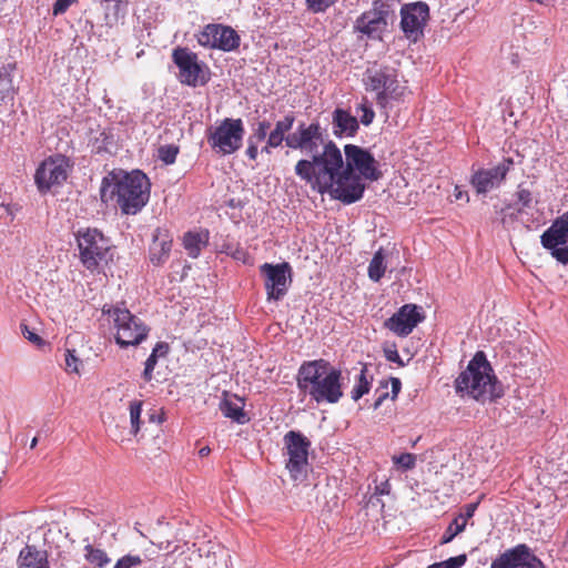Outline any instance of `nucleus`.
Listing matches in <instances>:
<instances>
[{"label": "nucleus", "instance_id": "4468645a", "mask_svg": "<svg viewBox=\"0 0 568 568\" xmlns=\"http://www.w3.org/2000/svg\"><path fill=\"white\" fill-rule=\"evenodd\" d=\"M69 160L63 155L45 159L37 169L34 181L40 192H47L54 185L62 184L69 172Z\"/></svg>", "mask_w": 568, "mask_h": 568}, {"label": "nucleus", "instance_id": "6ab92c4d", "mask_svg": "<svg viewBox=\"0 0 568 568\" xmlns=\"http://www.w3.org/2000/svg\"><path fill=\"white\" fill-rule=\"evenodd\" d=\"M568 241V212L558 216L540 236L541 245L554 252Z\"/></svg>", "mask_w": 568, "mask_h": 568}, {"label": "nucleus", "instance_id": "a878e982", "mask_svg": "<svg viewBox=\"0 0 568 568\" xmlns=\"http://www.w3.org/2000/svg\"><path fill=\"white\" fill-rule=\"evenodd\" d=\"M294 121L293 114H286L283 119L278 120L267 136L268 145L280 146L283 142L286 143L287 133L292 130Z\"/></svg>", "mask_w": 568, "mask_h": 568}, {"label": "nucleus", "instance_id": "f3484780", "mask_svg": "<svg viewBox=\"0 0 568 568\" xmlns=\"http://www.w3.org/2000/svg\"><path fill=\"white\" fill-rule=\"evenodd\" d=\"M513 164V160L508 158L494 168L478 170L473 174L470 183L477 193L486 194L503 183Z\"/></svg>", "mask_w": 568, "mask_h": 568}, {"label": "nucleus", "instance_id": "20e7f679", "mask_svg": "<svg viewBox=\"0 0 568 568\" xmlns=\"http://www.w3.org/2000/svg\"><path fill=\"white\" fill-rule=\"evenodd\" d=\"M341 379V369L324 359H315L301 365L297 386L317 404H336L343 397Z\"/></svg>", "mask_w": 568, "mask_h": 568}, {"label": "nucleus", "instance_id": "5fc2aeb1", "mask_svg": "<svg viewBox=\"0 0 568 568\" xmlns=\"http://www.w3.org/2000/svg\"><path fill=\"white\" fill-rule=\"evenodd\" d=\"M388 396L387 393H383L382 395L378 396V398L375 400L374 403V409H377L382 403L384 402V399Z\"/></svg>", "mask_w": 568, "mask_h": 568}, {"label": "nucleus", "instance_id": "79ce46f5", "mask_svg": "<svg viewBox=\"0 0 568 568\" xmlns=\"http://www.w3.org/2000/svg\"><path fill=\"white\" fill-rule=\"evenodd\" d=\"M74 351L67 349L64 354L65 371L69 373H79L81 361L75 356Z\"/></svg>", "mask_w": 568, "mask_h": 568}, {"label": "nucleus", "instance_id": "4be33fe9", "mask_svg": "<svg viewBox=\"0 0 568 568\" xmlns=\"http://www.w3.org/2000/svg\"><path fill=\"white\" fill-rule=\"evenodd\" d=\"M333 133L337 138L354 136L358 131V120L344 109H335L332 114Z\"/></svg>", "mask_w": 568, "mask_h": 568}, {"label": "nucleus", "instance_id": "3c124183", "mask_svg": "<svg viewBox=\"0 0 568 568\" xmlns=\"http://www.w3.org/2000/svg\"><path fill=\"white\" fill-rule=\"evenodd\" d=\"M389 493H390V484L387 479L379 483L375 487V495L383 496V495H388Z\"/></svg>", "mask_w": 568, "mask_h": 568}, {"label": "nucleus", "instance_id": "412c9836", "mask_svg": "<svg viewBox=\"0 0 568 568\" xmlns=\"http://www.w3.org/2000/svg\"><path fill=\"white\" fill-rule=\"evenodd\" d=\"M388 22L378 18L375 12H363L355 22V29L372 39H379Z\"/></svg>", "mask_w": 568, "mask_h": 568}, {"label": "nucleus", "instance_id": "9d476101", "mask_svg": "<svg viewBox=\"0 0 568 568\" xmlns=\"http://www.w3.org/2000/svg\"><path fill=\"white\" fill-rule=\"evenodd\" d=\"M172 60L179 69L178 79L182 84L195 88L204 85L210 80L206 65L190 49L175 48L172 52Z\"/></svg>", "mask_w": 568, "mask_h": 568}, {"label": "nucleus", "instance_id": "37998d69", "mask_svg": "<svg viewBox=\"0 0 568 568\" xmlns=\"http://www.w3.org/2000/svg\"><path fill=\"white\" fill-rule=\"evenodd\" d=\"M384 356L388 362L396 363L399 366H405L402 357L398 354V351L395 345L388 346L384 348Z\"/></svg>", "mask_w": 568, "mask_h": 568}, {"label": "nucleus", "instance_id": "473e14b6", "mask_svg": "<svg viewBox=\"0 0 568 568\" xmlns=\"http://www.w3.org/2000/svg\"><path fill=\"white\" fill-rule=\"evenodd\" d=\"M466 528L465 521L462 518H454V520L448 525L445 532L440 538V544L450 542L458 534L464 531Z\"/></svg>", "mask_w": 568, "mask_h": 568}, {"label": "nucleus", "instance_id": "6e6552de", "mask_svg": "<svg viewBox=\"0 0 568 568\" xmlns=\"http://www.w3.org/2000/svg\"><path fill=\"white\" fill-rule=\"evenodd\" d=\"M79 257L90 272H97L108 262L111 241L98 229H80L75 234Z\"/></svg>", "mask_w": 568, "mask_h": 568}, {"label": "nucleus", "instance_id": "a19ab883", "mask_svg": "<svg viewBox=\"0 0 568 568\" xmlns=\"http://www.w3.org/2000/svg\"><path fill=\"white\" fill-rule=\"evenodd\" d=\"M335 0H305L306 7L314 13L325 12Z\"/></svg>", "mask_w": 568, "mask_h": 568}, {"label": "nucleus", "instance_id": "c85d7f7f", "mask_svg": "<svg viewBox=\"0 0 568 568\" xmlns=\"http://www.w3.org/2000/svg\"><path fill=\"white\" fill-rule=\"evenodd\" d=\"M14 65L7 64L0 67V100L6 99L7 97L13 94V73Z\"/></svg>", "mask_w": 568, "mask_h": 568}, {"label": "nucleus", "instance_id": "58836bf2", "mask_svg": "<svg viewBox=\"0 0 568 568\" xmlns=\"http://www.w3.org/2000/svg\"><path fill=\"white\" fill-rule=\"evenodd\" d=\"M393 463L399 466L403 470H409L415 467L416 457L410 453H403L400 455L393 456Z\"/></svg>", "mask_w": 568, "mask_h": 568}, {"label": "nucleus", "instance_id": "603ef678", "mask_svg": "<svg viewBox=\"0 0 568 568\" xmlns=\"http://www.w3.org/2000/svg\"><path fill=\"white\" fill-rule=\"evenodd\" d=\"M400 390V381L398 378H392V393L393 397H396Z\"/></svg>", "mask_w": 568, "mask_h": 568}, {"label": "nucleus", "instance_id": "393cba45", "mask_svg": "<svg viewBox=\"0 0 568 568\" xmlns=\"http://www.w3.org/2000/svg\"><path fill=\"white\" fill-rule=\"evenodd\" d=\"M209 241V232L200 231V232H187L183 236V246L186 251L187 255L192 258H196L202 248L206 245Z\"/></svg>", "mask_w": 568, "mask_h": 568}, {"label": "nucleus", "instance_id": "2f4dec72", "mask_svg": "<svg viewBox=\"0 0 568 568\" xmlns=\"http://www.w3.org/2000/svg\"><path fill=\"white\" fill-rule=\"evenodd\" d=\"M398 3L399 0H375L369 11L388 22V18L394 14Z\"/></svg>", "mask_w": 568, "mask_h": 568}, {"label": "nucleus", "instance_id": "9b49d317", "mask_svg": "<svg viewBox=\"0 0 568 568\" xmlns=\"http://www.w3.org/2000/svg\"><path fill=\"white\" fill-rule=\"evenodd\" d=\"M283 442L288 456L286 469L293 480H303L306 475L311 442L302 433L295 430L287 432Z\"/></svg>", "mask_w": 568, "mask_h": 568}, {"label": "nucleus", "instance_id": "a211bd4d", "mask_svg": "<svg viewBox=\"0 0 568 568\" xmlns=\"http://www.w3.org/2000/svg\"><path fill=\"white\" fill-rule=\"evenodd\" d=\"M424 320L420 308L414 304L403 305L385 322V327L397 336L405 337Z\"/></svg>", "mask_w": 568, "mask_h": 568}, {"label": "nucleus", "instance_id": "052dcab7", "mask_svg": "<svg viewBox=\"0 0 568 568\" xmlns=\"http://www.w3.org/2000/svg\"><path fill=\"white\" fill-rule=\"evenodd\" d=\"M539 3H545L546 0H536Z\"/></svg>", "mask_w": 568, "mask_h": 568}, {"label": "nucleus", "instance_id": "ddd939ff", "mask_svg": "<svg viewBox=\"0 0 568 568\" xmlns=\"http://www.w3.org/2000/svg\"><path fill=\"white\" fill-rule=\"evenodd\" d=\"M400 30L410 42H417L424 36L429 19V7L426 2L405 3L400 8Z\"/></svg>", "mask_w": 568, "mask_h": 568}, {"label": "nucleus", "instance_id": "c756f323", "mask_svg": "<svg viewBox=\"0 0 568 568\" xmlns=\"http://www.w3.org/2000/svg\"><path fill=\"white\" fill-rule=\"evenodd\" d=\"M386 271V264H385V255L383 252V248H379L377 252H375L373 258L369 262L368 265V277L373 282H378L384 273Z\"/></svg>", "mask_w": 568, "mask_h": 568}, {"label": "nucleus", "instance_id": "e433bc0d", "mask_svg": "<svg viewBox=\"0 0 568 568\" xmlns=\"http://www.w3.org/2000/svg\"><path fill=\"white\" fill-rule=\"evenodd\" d=\"M467 561V556L465 554L450 557L446 560L435 562L427 568H462Z\"/></svg>", "mask_w": 568, "mask_h": 568}, {"label": "nucleus", "instance_id": "aec40b11", "mask_svg": "<svg viewBox=\"0 0 568 568\" xmlns=\"http://www.w3.org/2000/svg\"><path fill=\"white\" fill-rule=\"evenodd\" d=\"M172 236L161 229H156L153 234V242L150 246V261L153 265L164 264L171 253Z\"/></svg>", "mask_w": 568, "mask_h": 568}, {"label": "nucleus", "instance_id": "09e8293b", "mask_svg": "<svg viewBox=\"0 0 568 568\" xmlns=\"http://www.w3.org/2000/svg\"><path fill=\"white\" fill-rule=\"evenodd\" d=\"M551 255L560 263L568 265V244L565 247L555 250Z\"/></svg>", "mask_w": 568, "mask_h": 568}, {"label": "nucleus", "instance_id": "bf43d9fd", "mask_svg": "<svg viewBox=\"0 0 568 568\" xmlns=\"http://www.w3.org/2000/svg\"><path fill=\"white\" fill-rule=\"evenodd\" d=\"M564 545L567 546L568 545V531H567V536H566V540L564 541Z\"/></svg>", "mask_w": 568, "mask_h": 568}, {"label": "nucleus", "instance_id": "dca6fc26", "mask_svg": "<svg viewBox=\"0 0 568 568\" xmlns=\"http://www.w3.org/2000/svg\"><path fill=\"white\" fill-rule=\"evenodd\" d=\"M490 568H546L525 544H519L496 557Z\"/></svg>", "mask_w": 568, "mask_h": 568}, {"label": "nucleus", "instance_id": "c9c22d12", "mask_svg": "<svg viewBox=\"0 0 568 568\" xmlns=\"http://www.w3.org/2000/svg\"><path fill=\"white\" fill-rule=\"evenodd\" d=\"M356 113L359 115L361 123L366 126L374 121L375 112L367 99H363L362 103L358 104Z\"/></svg>", "mask_w": 568, "mask_h": 568}, {"label": "nucleus", "instance_id": "864d4df0", "mask_svg": "<svg viewBox=\"0 0 568 568\" xmlns=\"http://www.w3.org/2000/svg\"><path fill=\"white\" fill-rule=\"evenodd\" d=\"M246 255H247V254H246V252H245V251H243V250H236V251L234 252V254H233V257H234L235 260H239V261H243V262H245V261H246Z\"/></svg>", "mask_w": 568, "mask_h": 568}, {"label": "nucleus", "instance_id": "72a5a7b5", "mask_svg": "<svg viewBox=\"0 0 568 568\" xmlns=\"http://www.w3.org/2000/svg\"><path fill=\"white\" fill-rule=\"evenodd\" d=\"M130 423H131V433L136 435L141 427V413H142V402L134 400L130 404Z\"/></svg>", "mask_w": 568, "mask_h": 568}, {"label": "nucleus", "instance_id": "bb28decb", "mask_svg": "<svg viewBox=\"0 0 568 568\" xmlns=\"http://www.w3.org/2000/svg\"><path fill=\"white\" fill-rule=\"evenodd\" d=\"M83 557L92 568H105L111 562V558L102 548H98L88 542L83 547Z\"/></svg>", "mask_w": 568, "mask_h": 568}, {"label": "nucleus", "instance_id": "f8f14e48", "mask_svg": "<svg viewBox=\"0 0 568 568\" xmlns=\"http://www.w3.org/2000/svg\"><path fill=\"white\" fill-rule=\"evenodd\" d=\"M264 276V287L267 301H281L292 283V267L287 262L272 264L264 263L260 266Z\"/></svg>", "mask_w": 568, "mask_h": 568}, {"label": "nucleus", "instance_id": "2eb2a0df", "mask_svg": "<svg viewBox=\"0 0 568 568\" xmlns=\"http://www.w3.org/2000/svg\"><path fill=\"white\" fill-rule=\"evenodd\" d=\"M200 45L222 51H233L240 45V36L231 27L207 24L197 34Z\"/></svg>", "mask_w": 568, "mask_h": 568}, {"label": "nucleus", "instance_id": "f03ea898", "mask_svg": "<svg viewBox=\"0 0 568 568\" xmlns=\"http://www.w3.org/2000/svg\"><path fill=\"white\" fill-rule=\"evenodd\" d=\"M345 162L336 170L331 185L321 187L320 194H328L332 199L344 204H352L363 197L365 184L362 179L377 181L381 172L377 161L369 151L355 145L344 146Z\"/></svg>", "mask_w": 568, "mask_h": 568}, {"label": "nucleus", "instance_id": "8fccbe9b", "mask_svg": "<svg viewBox=\"0 0 568 568\" xmlns=\"http://www.w3.org/2000/svg\"><path fill=\"white\" fill-rule=\"evenodd\" d=\"M258 143L260 142H256L253 139H250V138L247 139V149H246L245 153L250 160H256L257 154H258V149H257Z\"/></svg>", "mask_w": 568, "mask_h": 568}, {"label": "nucleus", "instance_id": "39448f33", "mask_svg": "<svg viewBox=\"0 0 568 568\" xmlns=\"http://www.w3.org/2000/svg\"><path fill=\"white\" fill-rule=\"evenodd\" d=\"M455 388L457 393L466 394L481 403L503 396V388L484 352L475 354L467 368L456 378Z\"/></svg>", "mask_w": 568, "mask_h": 568}, {"label": "nucleus", "instance_id": "6e6d98bb", "mask_svg": "<svg viewBox=\"0 0 568 568\" xmlns=\"http://www.w3.org/2000/svg\"><path fill=\"white\" fill-rule=\"evenodd\" d=\"M276 146H270L268 145V138L266 139V144L262 148V153L270 154L272 149H275Z\"/></svg>", "mask_w": 568, "mask_h": 568}, {"label": "nucleus", "instance_id": "13d9d810", "mask_svg": "<svg viewBox=\"0 0 568 568\" xmlns=\"http://www.w3.org/2000/svg\"><path fill=\"white\" fill-rule=\"evenodd\" d=\"M37 443H38V439H37V437H34V438L31 440L30 448H34V447L37 446Z\"/></svg>", "mask_w": 568, "mask_h": 568}, {"label": "nucleus", "instance_id": "a18cd8bd", "mask_svg": "<svg viewBox=\"0 0 568 568\" xmlns=\"http://www.w3.org/2000/svg\"><path fill=\"white\" fill-rule=\"evenodd\" d=\"M77 0H55L52 8L53 16L64 13Z\"/></svg>", "mask_w": 568, "mask_h": 568}, {"label": "nucleus", "instance_id": "49530a36", "mask_svg": "<svg viewBox=\"0 0 568 568\" xmlns=\"http://www.w3.org/2000/svg\"><path fill=\"white\" fill-rule=\"evenodd\" d=\"M22 335L31 343L40 346L43 344V339L32 329H30L27 325H21Z\"/></svg>", "mask_w": 568, "mask_h": 568}, {"label": "nucleus", "instance_id": "de8ad7c7", "mask_svg": "<svg viewBox=\"0 0 568 568\" xmlns=\"http://www.w3.org/2000/svg\"><path fill=\"white\" fill-rule=\"evenodd\" d=\"M477 507H478V503L467 504L464 508V511L462 514H459L456 518L464 519L465 525H467V520L474 516Z\"/></svg>", "mask_w": 568, "mask_h": 568}, {"label": "nucleus", "instance_id": "cd10ccee", "mask_svg": "<svg viewBox=\"0 0 568 568\" xmlns=\"http://www.w3.org/2000/svg\"><path fill=\"white\" fill-rule=\"evenodd\" d=\"M169 352V345L164 342H159L153 347L152 353L145 361V366L143 371V378L145 381H151L153 376V371L158 364L159 357H164Z\"/></svg>", "mask_w": 568, "mask_h": 568}, {"label": "nucleus", "instance_id": "5701e85b", "mask_svg": "<svg viewBox=\"0 0 568 568\" xmlns=\"http://www.w3.org/2000/svg\"><path fill=\"white\" fill-rule=\"evenodd\" d=\"M17 564L18 568H50L47 551L30 545L20 550Z\"/></svg>", "mask_w": 568, "mask_h": 568}, {"label": "nucleus", "instance_id": "f704fd0d", "mask_svg": "<svg viewBox=\"0 0 568 568\" xmlns=\"http://www.w3.org/2000/svg\"><path fill=\"white\" fill-rule=\"evenodd\" d=\"M179 154V146L174 144L161 145L158 149V158L165 164H173Z\"/></svg>", "mask_w": 568, "mask_h": 568}, {"label": "nucleus", "instance_id": "c03bdc74", "mask_svg": "<svg viewBox=\"0 0 568 568\" xmlns=\"http://www.w3.org/2000/svg\"><path fill=\"white\" fill-rule=\"evenodd\" d=\"M517 201L521 204L523 207H529L532 202V196L529 190L518 187L516 192Z\"/></svg>", "mask_w": 568, "mask_h": 568}, {"label": "nucleus", "instance_id": "1a4fd4ad", "mask_svg": "<svg viewBox=\"0 0 568 568\" xmlns=\"http://www.w3.org/2000/svg\"><path fill=\"white\" fill-rule=\"evenodd\" d=\"M244 134L242 119L225 118L209 130L207 142L215 152L230 155L242 148Z\"/></svg>", "mask_w": 568, "mask_h": 568}, {"label": "nucleus", "instance_id": "4d7b16f0", "mask_svg": "<svg viewBox=\"0 0 568 568\" xmlns=\"http://www.w3.org/2000/svg\"><path fill=\"white\" fill-rule=\"evenodd\" d=\"M211 449L209 446H205V447H202L200 450H199V454L201 457H204V456H207L210 454Z\"/></svg>", "mask_w": 568, "mask_h": 568}, {"label": "nucleus", "instance_id": "0eeeda50", "mask_svg": "<svg viewBox=\"0 0 568 568\" xmlns=\"http://www.w3.org/2000/svg\"><path fill=\"white\" fill-rule=\"evenodd\" d=\"M103 315L114 331L115 343L121 348L140 345L149 335V327L123 304H105Z\"/></svg>", "mask_w": 568, "mask_h": 568}, {"label": "nucleus", "instance_id": "7c9ffc66", "mask_svg": "<svg viewBox=\"0 0 568 568\" xmlns=\"http://www.w3.org/2000/svg\"><path fill=\"white\" fill-rule=\"evenodd\" d=\"M371 389V382L367 378V366L364 365L356 378V384L351 392L352 399L357 402Z\"/></svg>", "mask_w": 568, "mask_h": 568}, {"label": "nucleus", "instance_id": "7ed1b4c3", "mask_svg": "<svg viewBox=\"0 0 568 568\" xmlns=\"http://www.w3.org/2000/svg\"><path fill=\"white\" fill-rule=\"evenodd\" d=\"M151 183L140 170L111 173L101 185V200L114 203L125 215H135L149 202Z\"/></svg>", "mask_w": 568, "mask_h": 568}, {"label": "nucleus", "instance_id": "f257e3e1", "mask_svg": "<svg viewBox=\"0 0 568 568\" xmlns=\"http://www.w3.org/2000/svg\"><path fill=\"white\" fill-rule=\"evenodd\" d=\"M286 146L311 155L295 164L294 172L301 181L317 193L321 187L331 185L336 170L342 165V151L327 138L318 122L300 123L286 136Z\"/></svg>", "mask_w": 568, "mask_h": 568}, {"label": "nucleus", "instance_id": "ea45409f", "mask_svg": "<svg viewBox=\"0 0 568 568\" xmlns=\"http://www.w3.org/2000/svg\"><path fill=\"white\" fill-rule=\"evenodd\" d=\"M271 128V123L266 120L260 121L253 130V133L248 136L256 142H262L267 139V131Z\"/></svg>", "mask_w": 568, "mask_h": 568}, {"label": "nucleus", "instance_id": "423d86ee", "mask_svg": "<svg viewBox=\"0 0 568 568\" xmlns=\"http://www.w3.org/2000/svg\"><path fill=\"white\" fill-rule=\"evenodd\" d=\"M366 91L375 93L376 104L387 111L396 103L404 102L410 93L405 81L398 79L397 70L374 63L364 73Z\"/></svg>", "mask_w": 568, "mask_h": 568}, {"label": "nucleus", "instance_id": "b1692460", "mask_svg": "<svg viewBox=\"0 0 568 568\" xmlns=\"http://www.w3.org/2000/svg\"><path fill=\"white\" fill-rule=\"evenodd\" d=\"M220 409L225 417L231 418L239 424L247 422L244 413V402L236 395H225L220 404Z\"/></svg>", "mask_w": 568, "mask_h": 568}, {"label": "nucleus", "instance_id": "4c0bfd02", "mask_svg": "<svg viewBox=\"0 0 568 568\" xmlns=\"http://www.w3.org/2000/svg\"><path fill=\"white\" fill-rule=\"evenodd\" d=\"M143 560L139 555H124L119 558L113 568H138L142 565Z\"/></svg>", "mask_w": 568, "mask_h": 568}]
</instances>
